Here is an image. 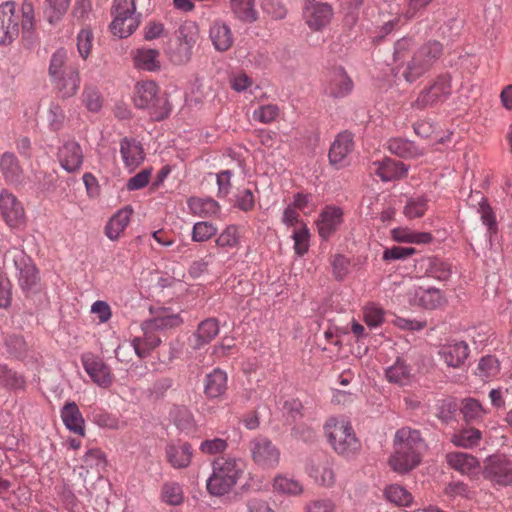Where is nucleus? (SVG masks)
Here are the masks:
<instances>
[{
  "instance_id": "a211bd4d",
  "label": "nucleus",
  "mask_w": 512,
  "mask_h": 512,
  "mask_svg": "<svg viewBox=\"0 0 512 512\" xmlns=\"http://www.w3.org/2000/svg\"><path fill=\"white\" fill-rule=\"evenodd\" d=\"M445 459L451 469L462 475L475 476L481 470L480 461L474 455L467 452H448Z\"/></svg>"
},
{
  "instance_id": "3c124183",
  "label": "nucleus",
  "mask_w": 512,
  "mask_h": 512,
  "mask_svg": "<svg viewBox=\"0 0 512 512\" xmlns=\"http://www.w3.org/2000/svg\"><path fill=\"white\" fill-rule=\"evenodd\" d=\"M427 273L436 280L447 281L452 275V265L447 261L435 257L429 260Z\"/></svg>"
},
{
  "instance_id": "cd10ccee",
  "label": "nucleus",
  "mask_w": 512,
  "mask_h": 512,
  "mask_svg": "<svg viewBox=\"0 0 512 512\" xmlns=\"http://www.w3.org/2000/svg\"><path fill=\"white\" fill-rule=\"evenodd\" d=\"M132 214L133 209L129 205L118 210L105 227L106 236L112 241L117 240L130 223Z\"/></svg>"
},
{
  "instance_id": "f8f14e48",
  "label": "nucleus",
  "mask_w": 512,
  "mask_h": 512,
  "mask_svg": "<svg viewBox=\"0 0 512 512\" xmlns=\"http://www.w3.org/2000/svg\"><path fill=\"white\" fill-rule=\"evenodd\" d=\"M451 95V77L440 75L415 100V107L424 109L446 101Z\"/></svg>"
},
{
  "instance_id": "aec40b11",
  "label": "nucleus",
  "mask_w": 512,
  "mask_h": 512,
  "mask_svg": "<svg viewBox=\"0 0 512 512\" xmlns=\"http://www.w3.org/2000/svg\"><path fill=\"white\" fill-rule=\"evenodd\" d=\"M354 148L353 135L348 131L339 133L332 142L329 150L331 165L343 167L347 163V157Z\"/></svg>"
},
{
  "instance_id": "8fccbe9b",
  "label": "nucleus",
  "mask_w": 512,
  "mask_h": 512,
  "mask_svg": "<svg viewBox=\"0 0 512 512\" xmlns=\"http://www.w3.org/2000/svg\"><path fill=\"white\" fill-rule=\"evenodd\" d=\"M291 238L294 242L293 248L298 256H303L309 250L310 230L306 224H300L293 230Z\"/></svg>"
},
{
  "instance_id": "603ef678",
  "label": "nucleus",
  "mask_w": 512,
  "mask_h": 512,
  "mask_svg": "<svg viewBox=\"0 0 512 512\" xmlns=\"http://www.w3.org/2000/svg\"><path fill=\"white\" fill-rule=\"evenodd\" d=\"M192 50L193 49L187 45L182 44L175 39V43L171 44L167 48V55L171 62L177 65H182L190 61Z\"/></svg>"
},
{
  "instance_id": "e2e57ef3",
  "label": "nucleus",
  "mask_w": 512,
  "mask_h": 512,
  "mask_svg": "<svg viewBox=\"0 0 512 512\" xmlns=\"http://www.w3.org/2000/svg\"><path fill=\"white\" fill-rule=\"evenodd\" d=\"M24 384V380L21 375L8 369L3 363H0V386L7 388H20Z\"/></svg>"
},
{
  "instance_id": "4c0bfd02",
  "label": "nucleus",
  "mask_w": 512,
  "mask_h": 512,
  "mask_svg": "<svg viewBox=\"0 0 512 512\" xmlns=\"http://www.w3.org/2000/svg\"><path fill=\"white\" fill-rule=\"evenodd\" d=\"M481 439V431L473 427L462 428L454 432L450 437V441L454 446L464 449H472L478 446Z\"/></svg>"
},
{
  "instance_id": "6e6552de",
  "label": "nucleus",
  "mask_w": 512,
  "mask_h": 512,
  "mask_svg": "<svg viewBox=\"0 0 512 512\" xmlns=\"http://www.w3.org/2000/svg\"><path fill=\"white\" fill-rule=\"evenodd\" d=\"M113 21L110 29L119 38L130 36L139 26V15L136 14L135 0H114Z\"/></svg>"
},
{
  "instance_id": "dca6fc26",
  "label": "nucleus",
  "mask_w": 512,
  "mask_h": 512,
  "mask_svg": "<svg viewBox=\"0 0 512 512\" xmlns=\"http://www.w3.org/2000/svg\"><path fill=\"white\" fill-rule=\"evenodd\" d=\"M57 158L60 166L66 172H78L81 169L84 160L82 147L75 140H67L59 147Z\"/></svg>"
},
{
  "instance_id": "72a5a7b5",
  "label": "nucleus",
  "mask_w": 512,
  "mask_h": 512,
  "mask_svg": "<svg viewBox=\"0 0 512 512\" xmlns=\"http://www.w3.org/2000/svg\"><path fill=\"white\" fill-rule=\"evenodd\" d=\"M385 378L389 383L405 386L411 383V367L401 358L385 369Z\"/></svg>"
},
{
  "instance_id": "20e7f679",
  "label": "nucleus",
  "mask_w": 512,
  "mask_h": 512,
  "mask_svg": "<svg viewBox=\"0 0 512 512\" xmlns=\"http://www.w3.org/2000/svg\"><path fill=\"white\" fill-rule=\"evenodd\" d=\"M134 104L139 109L147 110L151 119L155 121H161L171 113V105L167 97L159 94V88L152 80L136 84Z\"/></svg>"
},
{
  "instance_id": "39448f33",
  "label": "nucleus",
  "mask_w": 512,
  "mask_h": 512,
  "mask_svg": "<svg viewBox=\"0 0 512 512\" xmlns=\"http://www.w3.org/2000/svg\"><path fill=\"white\" fill-rule=\"evenodd\" d=\"M324 430L328 442L339 455L349 457L360 449V442L346 418H329L324 425Z\"/></svg>"
},
{
  "instance_id": "0e129e2a",
  "label": "nucleus",
  "mask_w": 512,
  "mask_h": 512,
  "mask_svg": "<svg viewBox=\"0 0 512 512\" xmlns=\"http://www.w3.org/2000/svg\"><path fill=\"white\" fill-rule=\"evenodd\" d=\"M182 323V318L177 313L164 312L155 317L150 326L155 329H167L177 327Z\"/></svg>"
},
{
  "instance_id": "e433bc0d",
  "label": "nucleus",
  "mask_w": 512,
  "mask_h": 512,
  "mask_svg": "<svg viewBox=\"0 0 512 512\" xmlns=\"http://www.w3.org/2000/svg\"><path fill=\"white\" fill-rule=\"evenodd\" d=\"M392 239L399 243L427 244L433 239L429 232H418L407 227H397L391 230Z\"/></svg>"
},
{
  "instance_id": "f257e3e1",
  "label": "nucleus",
  "mask_w": 512,
  "mask_h": 512,
  "mask_svg": "<svg viewBox=\"0 0 512 512\" xmlns=\"http://www.w3.org/2000/svg\"><path fill=\"white\" fill-rule=\"evenodd\" d=\"M425 444L420 432L409 427L396 431L394 452L389 459L391 469L398 474H406L416 468L422 458Z\"/></svg>"
},
{
  "instance_id": "a18cd8bd",
  "label": "nucleus",
  "mask_w": 512,
  "mask_h": 512,
  "mask_svg": "<svg viewBox=\"0 0 512 512\" xmlns=\"http://www.w3.org/2000/svg\"><path fill=\"white\" fill-rule=\"evenodd\" d=\"M161 501L170 506H179L184 501V491L182 485L175 481H168L162 485Z\"/></svg>"
},
{
  "instance_id": "ddd939ff",
  "label": "nucleus",
  "mask_w": 512,
  "mask_h": 512,
  "mask_svg": "<svg viewBox=\"0 0 512 512\" xmlns=\"http://www.w3.org/2000/svg\"><path fill=\"white\" fill-rule=\"evenodd\" d=\"M19 35V16L16 3L5 1L0 4V45L11 44Z\"/></svg>"
},
{
  "instance_id": "6e6d98bb",
  "label": "nucleus",
  "mask_w": 512,
  "mask_h": 512,
  "mask_svg": "<svg viewBox=\"0 0 512 512\" xmlns=\"http://www.w3.org/2000/svg\"><path fill=\"white\" fill-rule=\"evenodd\" d=\"M428 199L424 196L411 197L408 199L404 214L409 219L422 217L427 210Z\"/></svg>"
},
{
  "instance_id": "69168bd1",
  "label": "nucleus",
  "mask_w": 512,
  "mask_h": 512,
  "mask_svg": "<svg viewBox=\"0 0 512 512\" xmlns=\"http://www.w3.org/2000/svg\"><path fill=\"white\" fill-rule=\"evenodd\" d=\"M461 413L467 422L480 419L484 412L481 404L472 398L465 399L461 407Z\"/></svg>"
},
{
  "instance_id": "c756f323",
  "label": "nucleus",
  "mask_w": 512,
  "mask_h": 512,
  "mask_svg": "<svg viewBox=\"0 0 512 512\" xmlns=\"http://www.w3.org/2000/svg\"><path fill=\"white\" fill-rule=\"evenodd\" d=\"M387 149L392 154L403 159H414L424 155L422 148H419L414 142L402 137L389 139L387 141Z\"/></svg>"
},
{
  "instance_id": "79ce46f5",
  "label": "nucleus",
  "mask_w": 512,
  "mask_h": 512,
  "mask_svg": "<svg viewBox=\"0 0 512 512\" xmlns=\"http://www.w3.org/2000/svg\"><path fill=\"white\" fill-rule=\"evenodd\" d=\"M219 333V324L215 318H208L202 321L197 328V331L194 335L196 344L195 348H200L201 346L209 343L212 339H214Z\"/></svg>"
},
{
  "instance_id": "ea45409f",
  "label": "nucleus",
  "mask_w": 512,
  "mask_h": 512,
  "mask_svg": "<svg viewBox=\"0 0 512 512\" xmlns=\"http://www.w3.org/2000/svg\"><path fill=\"white\" fill-rule=\"evenodd\" d=\"M187 205L190 211L199 217H211L220 212L219 203L212 198L191 197Z\"/></svg>"
},
{
  "instance_id": "bf43d9fd",
  "label": "nucleus",
  "mask_w": 512,
  "mask_h": 512,
  "mask_svg": "<svg viewBox=\"0 0 512 512\" xmlns=\"http://www.w3.org/2000/svg\"><path fill=\"white\" fill-rule=\"evenodd\" d=\"M65 112L57 103H51L47 111V123L51 131H60L65 122Z\"/></svg>"
},
{
  "instance_id": "f3484780",
  "label": "nucleus",
  "mask_w": 512,
  "mask_h": 512,
  "mask_svg": "<svg viewBox=\"0 0 512 512\" xmlns=\"http://www.w3.org/2000/svg\"><path fill=\"white\" fill-rule=\"evenodd\" d=\"M82 364L86 373L98 386L107 388L112 383V374L108 365L100 358L91 354L82 356Z\"/></svg>"
},
{
  "instance_id": "49530a36",
  "label": "nucleus",
  "mask_w": 512,
  "mask_h": 512,
  "mask_svg": "<svg viewBox=\"0 0 512 512\" xmlns=\"http://www.w3.org/2000/svg\"><path fill=\"white\" fill-rule=\"evenodd\" d=\"M175 39L193 49L199 39L198 24L194 21H185L176 30Z\"/></svg>"
},
{
  "instance_id": "f704fd0d",
  "label": "nucleus",
  "mask_w": 512,
  "mask_h": 512,
  "mask_svg": "<svg viewBox=\"0 0 512 512\" xmlns=\"http://www.w3.org/2000/svg\"><path fill=\"white\" fill-rule=\"evenodd\" d=\"M61 418L68 430L81 436L84 435V419L74 402L66 403L61 409Z\"/></svg>"
},
{
  "instance_id": "338daca9",
  "label": "nucleus",
  "mask_w": 512,
  "mask_h": 512,
  "mask_svg": "<svg viewBox=\"0 0 512 512\" xmlns=\"http://www.w3.org/2000/svg\"><path fill=\"white\" fill-rule=\"evenodd\" d=\"M416 253L413 247L392 246L383 251L384 261L406 260Z\"/></svg>"
},
{
  "instance_id": "a878e982",
  "label": "nucleus",
  "mask_w": 512,
  "mask_h": 512,
  "mask_svg": "<svg viewBox=\"0 0 512 512\" xmlns=\"http://www.w3.org/2000/svg\"><path fill=\"white\" fill-rule=\"evenodd\" d=\"M209 38L215 50L225 52L234 42V36L228 23L221 19L213 21L209 29Z\"/></svg>"
},
{
  "instance_id": "c85d7f7f",
  "label": "nucleus",
  "mask_w": 512,
  "mask_h": 512,
  "mask_svg": "<svg viewBox=\"0 0 512 512\" xmlns=\"http://www.w3.org/2000/svg\"><path fill=\"white\" fill-rule=\"evenodd\" d=\"M227 389V374L216 368L204 379V393L209 399L221 397Z\"/></svg>"
},
{
  "instance_id": "1a4fd4ad",
  "label": "nucleus",
  "mask_w": 512,
  "mask_h": 512,
  "mask_svg": "<svg viewBox=\"0 0 512 512\" xmlns=\"http://www.w3.org/2000/svg\"><path fill=\"white\" fill-rule=\"evenodd\" d=\"M482 474L493 486H511L512 454L499 453L488 456L484 460Z\"/></svg>"
},
{
  "instance_id": "4be33fe9",
  "label": "nucleus",
  "mask_w": 512,
  "mask_h": 512,
  "mask_svg": "<svg viewBox=\"0 0 512 512\" xmlns=\"http://www.w3.org/2000/svg\"><path fill=\"white\" fill-rule=\"evenodd\" d=\"M120 154L129 172L136 170L145 159L142 144L134 138L125 137L120 141Z\"/></svg>"
},
{
  "instance_id": "0eeeda50",
  "label": "nucleus",
  "mask_w": 512,
  "mask_h": 512,
  "mask_svg": "<svg viewBox=\"0 0 512 512\" xmlns=\"http://www.w3.org/2000/svg\"><path fill=\"white\" fill-rule=\"evenodd\" d=\"M4 263H12L17 271L18 283L27 295L40 290L38 271L31 258L21 249L12 247L3 254Z\"/></svg>"
},
{
  "instance_id": "58836bf2",
  "label": "nucleus",
  "mask_w": 512,
  "mask_h": 512,
  "mask_svg": "<svg viewBox=\"0 0 512 512\" xmlns=\"http://www.w3.org/2000/svg\"><path fill=\"white\" fill-rule=\"evenodd\" d=\"M166 454L169 463L174 468H185L191 462L192 448L188 443L172 444L167 447Z\"/></svg>"
},
{
  "instance_id": "c03bdc74",
  "label": "nucleus",
  "mask_w": 512,
  "mask_h": 512,
  "mask_svg": "<svg viewBox=\"0 0 512 512\" xmlns=\"http://www.w3.org/2000/svg\"><path fill=\"white\" fill-rule=\"evenodd\" d=\"M231 10L235 17L244 22H254L257 19L255 0H230Z\"/></svg>"
},
{
  "instance_id": "473e14b6",
  "label": "nucleus",
  "mask_w": 512,
  "mask_h": 512,
  "mask_svg": "<svg viewBox=\"0 0 512 512\" xmlns=\"http://www.w3.org/2000/svg\"><path fill=\"white\" fill-rule=\"evenodd\" d=\"M0 169L6 182L20 184L23 179V170L13 153L5 152L0 158Z\"/></svg>"
},
{
  "instance_id": "864d4df0",
  "label": "nucleus",
  "mask_w": 512,
  "mask_h": 512,
  "mask_svg": "<svg viewBox=\"0 0 512 512\" xmlns=\"http://www.w3.org/2000/svg\"><path fill=\"white\" fill-rule=\"evenodd\" d=\"M21 27L26 38L32 35L35 28L34 6L29 0H24L21 6Z\"/></svg>"
},
{
  "instance_id": "7c9ffc66",
  "label": "nucleus",
  "mask_w": 512,
  "mask_h": 512,
  "mask_svg": "<svg viewBox=\"0 0 512 512\" xmlns=\"http://www.w3.org/2000/svg\"><path fill=\"white\" fill-rule=\"evenodd\" d=\"M374 165L376 166L374 173L384 182L404 177L408 172L407 165L389 158L382 162H375Z\"/></svg>"
},
{
  "instance_id": "a19ab883",
  "label": "nucleus",
  "mask_w": 512,
  "mask_h": 512,
  "mask_svg": "<svg viewBox=\"0 0 512 512\" xmlns=\"http://www.w3.org/2000/svg\"><path fill=\"white\" fill-rule=\"evenodd\" d=\"M71 0H45L44 16L47 22L55 26L59 24L70 7Z\"/></svg>"
},
{
  "instance_id": "680f3d73",
  "label": "nucleus",
  "mask_w": 512,
  "mask_h": 512,
  "mask_svg": "<svg viewBox=\"0 0 512 512\" xmlns=\"http://www.w3.org/2000/svg\"><path fill=\"white\" fill-rule=\"evenodd\" d=\"M413 40L408 37H404L398 40L394 46V61L399 63L401 66L411 57V50L413 48Z\"/></svg>"
},
{
  "instance_id": "b1692460",
  "label": "nucleus",
  "mask_w": 512,
  "mask_h": 512,
  "mask_svg": "<svg viewBox=\"0 0 512 512\" xmlns=\"http://www.w3.org/2000/svg\"><path fill=\"white\" fill-rule=\"evenodd\" d=\"M438 354L448 367L459 368L469 355V347L464 341L448 342L439 348Z\"/></svg>"
},
{
  "instance_id": "2eb2a0df",
  "label": "nucleus",
  "mask_w": 512,
  "mask_h": 512,
  "mask_svg": "<svg viewBox=\"0 0 512 512\" xmlns=\"http://www.w3.org/2000/svg\"><path fill=\"white\" fill-rule=\"evenodd\" d=\"M344 222L343 209L336 205L325 206L316 221L318 234L321 239L327 240L335 234Z\"/></svg>"
},
{
  "instance_id": "4d7b16f0",
  "label": "nucleus",
  "mask_w": 512,
  "mask_h": 512,
  "mask_svg": "<svg viewBox=\"0 0 512 512\" xmlns=\"http://www.w3.org/2000/svg\"><path fill=\"white\" fill-rule=\"evenodd\" d=\"M240 234L236 225L227 226L217 237L216 245L220 248H235L239 244Z\"/></svg>"
},
{
  "instance_id": "4468645a",
  "label": "nucleus",
  "mask_w": 512,
  "mask_h": 512,
  "mask_svg": "<svg viewBox=\"0 0 512 512\" xmlns=\"http://www.w3.org/2000/svg\"><path fill=\"white\" fill-rule=\"evenodd\" d=\"M334 16L332 6L326 2L309 0L304 7V19L313 31H321L328 26Z\"/></svg>"
},
{
  "instance_id": "2f4dec72",
  "label": "nucleus",
  "mask_w": 512,
  "mask_h": 512,
  "mask_svg": "<svg viewBox=\"0 0 512 512\" xmlns=\"http://www.w3.org/2000/svg\"><path fill=\"white\" fill-rule=\"evenodd\" d=\"M273 491L280 495L297 497L304 492L303 484L288 474H277L272 483Z\"/></svg>"
},
{
  "instance_id": "7ed1b4c3",
  "label": "nucleus",
  "mask_w": 512,
  "mask_h": 512,
  "mask_svg": "<svg viewBox=\"0 0 512 512\" xmlns=\"http://www.w3.org/2000/svg\"><path fill=\"white\" fill-rule=\"evenodd\" d=\"M244 463L233 457L218 458L213 462V472L207 479V489L212 495L228 493L243 473Z\"/></svg>"
},
{
  "instance_id": "6ab92c4d",
  "label": "nucleus",
  "mask_w": 512,
  "mask_h": 512,
  "mask_svg": "<svg viewBox=\"0 0 512 512\" xmlns=\"http://www.w3.org/2000/svg\"><path fill=\"white\" fill-rule=\"evenodd\" d=\"M353 82L342 67L333 69L327 79L325 93L333 98H344L353 90Z\"/></svg>"
},
{
  "instance_id": "de8ad7c7",
  "label": "nucleus",
  "mask_w": 512,
  "mask_h": 512,
  "mask_svg": "<svg viewBox=\"0 0 512 512\" xmlns=\"http://www.w3.org/2000/svg\"><path fill=\"white\" fill-rule=\"evenodd\" d=\"M81 101L91 113H99L103 107V96L99 89L92 85H86L81 94Z\"/></svg>"
},
{
  "instance_id": "c9c22d12",
  "label": "nucleus",
  "mask_w": 512,
  "mask_h": 512,
  "mask_svg": "<svg viewBox=\"0 0 512 512\" xmlns=\"http://www.w3.org/2000/svg\"><path fill=\"white\" fill-rule=\"evenodd\" d=\"M134 65L137 69L156 71L160 68L159 51L150 48H138L133 54Z\"/></svg>"
},
{
  "instance_id": "37998d69",
  "label": "nucleus",
  "mask_w": 512,
  "mask_h": 512,
  "mask_svg": "<svg viewBox=\"0 0 512 512\" xmlns=\"http://www.w3.org/2000/svg\"><path fill=\"white\" fill-rule=\"evenodd\" d=\"M477 212L480 215L481 223L487 228V234L492 237L498 232V221L496 213L485 197L478 202Z\"/></svg>"
},
{
  "instance_id": "052dcab7",
  "label": "nucleus",
  "mask_w": 512,
  "mask_h": 512,
  "mask_svg": "<svg viewBox=\"0 0 512 512\" xmlns=\"http://www.w3.org/2000/svg\"><path fill=\"white\" fill-rule=\"evenodd\" d=\"M217 227L211 222H196L192 229V240L194 242H204L216 235Z\"/></svg>"
},
{
  "instance_id": "09e8293b",
  "label": "nucleus",
  "mask_w": 512,
  "mask_h": 512,
  "mask_svg": "<svg viewBox=\"0 0 512 512\" xmlns=\"http://www.w3.org/2000/svg\"><path fill=\"white\" fill-rule=\"evenodd\" d=\"M386 499L397 506H409L413 497L411 493L399 484H391L384 490Z\"/></svg>"
},
{
  "instance_id": "393cba45",
  "label": "nucleus",
  "mask_w": 512,
  "mask_h": 512,
  "mask_svg": "<svg viewBox=\"0 0 512 512\" xmlns=\"http://www.w3.org/2000/svg\"><path fill=\"white\" fill-rule=\"evenodd\" d=\"M334 466V462L326 458L311 464L307 469V473L317 485L331 488L336 482Z\"/></svg>"
},
{
  "instance_id": "bb28decb",
  "label": "nucleus",
  "mask_w": 512,
  "mask_h": 512,
  "mask_svg": "<svg viewBox=\"0 0 512 512\" xmlns=\"http://www.w3.org/2000/svg\"><path fill=\"white\" fill-rule=\"evenodd\" d=\"M161 340L154 334L145 333L143 337H134L121 343L120 351L133 350L140 359L146 358L150 352L160 344Z\"/></svg>"
},
{
  "instance_id": "774afa93",
  "label": "nucleus",
  "mask_w": 512,
  "mask_h": 512,
  "mask_svg": "<svg viewBox=\"0 0 512 512\" xmlns=\"http://www.w3.org/2000/svg\"><path fill=\"white\" fill-rule=\"evenodd\" d=\"M335 502L329 498H319L305 505V512H334Z\"/></svg>"
},
{
  "instance_id": "f03ea898",
  "label": "nucleus",
  "mask_w": 512,
  "mask_h": 512,
  "mask_svg": "<svg viewBox=\"0 0 512 512\" xmlns=\"http://www.w3.org/2000/svg\"><path fill=\"white\" fill-rule=\"evenodd\" d=\"M48 74L59 98L69 99L77 94L81 83L80 73L75 65L69 63L66 49L59 48L51 55Z\"/></svg>"
},
{
  "instance_id": "412c9836",
  "label": "nucleus",
  "mask_w": 512,
  "mask_h": 512,
  "mask_svg": "<svg viewBox=\"0 0 512 512\" xmlns=\"http://www.w3.org/2000/svg\"><path fill=\"white\" fill-rule=\"evenodd\" d=\"M83 463L80 466L79 476L84 482L92 474L96 479L102 477V472L107 466L105 454L98 448L89 449L83 456Z\"/></svg>"
},
{
  "instance_id": "423d86ee",
  "label": "nucleus",
  "mask_w": 512,
  "mask_h": 512,
  "mask_svg": "<svg viewBox=\"0 0 512 512\" xmlns=\"http://www.w3.org/2000/svg\"><path fill=\"white\" fill-rule=\"evenodd\" d=\"M442 45L438 41H429L414 51L404 63L402 76L409 82H415L425 75L439 59Z\"/></svg>"
},
{
  "instance_id": "5701e85b",
  "label": "nucleus",
  "mask_w": 512,
  "mask_h": 512,
  "mask_svg": "<svg viewBox=\"0 0 512 512\" xmlns=\"http://www.w3.org/2000/svg\"><path fill=\"white\" fill-rule=\"evenodd\" d=\"M409 301L426 309H436L442 306L445 299L439 289L414 287L408 293Z\"/></svg>"
},
{
  "instance_id": "9d476101",
  "label": "nucleus",
  "mask_w": 512,
  "mask_h": 512,
  "mask_svg": "<svg viewBox=\"0 0 512 512\" xmlns=\"http://www.w3.org/2000/svg\"><path fill=\"white\" fill-rule=\"evenodd\" d=\"M249 451L254 463L263 469H274L280 462V450L265 436L251 439Z\"/></svg>"
},
{
  "instance_id": "9b49d317",
  "label": "nucleus",
  "mask_w": 512,
  "mask_h": 512,
  "mask_svg": "<svg viewBox=\"0 0 512 512\" xmlns=\"http://www.w3.org/2000/svg\"><path fill=\"white\" fill-rule=\"evenodd\" d=\"M0 214L6 224L17 230H23L26 226V215L22 203L8 190L0 192Z\"/></svg>"
},
{
  "instance_id": "13d9d810",
  "label": "nucleus",
  "mask_w": 512,
  "mask_h": 512,
  "mask_svg": "<svg viewBox=\"0 0 512 512\" xmlns=\"http://www.w3.org/2000/svg\"><path fill=\"white\" fill-rule=\"evenodd\" d=\"M279 114L280 109L277 105L265 104L256 108L252 113V117L257 122L269 124L275 121L279 117Z\"/></svg>"
},
{
  "instance_id": "5fc2aeb1",
  "label": "nucleus",
  "mask_w": 512,
  "mask_h": 512,
  "mask_svg": "<svg viewBox=\"0 0 512 512\" xmlns=\"http://www.w3.org/2000/svg\"><path fill=\"white\" fill-rule=\"evenodd\" d=\"M500 371L499 360L492 355H487L479 360L477 366V375L482 378L488 379L498 375Z\"/></svg>"
}]
</instances>
